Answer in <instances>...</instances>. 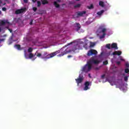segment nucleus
I'll use <instances>...</instances> for the list:
<instances>
[{
  "instance_id": "nucleus-1",
  "label": "nucleus",
  "mask_w": 129,
  "mask_h": 129,
  "mask_svg": "<svg viewBox=\"0 0 129 129\" xmlns=\"http://www.w3.org/2000/svg\"><path fill=\"white\" fill-rule=\"evenodd\" d=\"M77 45L75 46L72 49L68 50V48L65 49V47H62L61 49L59 50H57L56 51H54L53 52H52L50 54H48L47 52H44L41 56V59H50V58H53L54 56H56L57 54H59V53H60V54H58L57 55L58 57H62L64 56V55H66V54H68V53H71V52H75L76 50H77Z\"/></svg>"
},
{
  "instance_id": "nucleus-2",
  "label": "nucleus",
  "mask_w": 129,
  "mask_h": 129,
  "mask_svg": "<svg viewBox=\"0 0 129 129\" xmlns=\"http://www.w3.org/2000/svg\"><path fill=\"white\" fill-rule=\"evenodd\" d=\"M100 61L97 59H95V57L94 56L92 57L89 59V60L88 61L87 63L88 64H89L90 65H92V64H95V65H98Z\"/></svg>"
},
{
  "instance_id": "nucleus-3",
  "label": "nucleus",
  "mask_w": 129,
  "mask_h": 129,
  "mask_svg": "<svg viewBox=\"0 0 129 129\" xmlns=\"http://www.w3.org/2000/svg\"><path fill=\"white\" fill-rule=\"evenodd\" d=\"M91 68H92V66L87 62V64L84 67H83L82 71H83V72L87 73V72H89V71L91 70Z\"/></svg>"
},
{
  "instance_id": "nucleus-4",
  "label": "nucleus",
  "mask_w": 129,
  "mask_h": 129,
  "mask_svg": "<svg viewBox=\"0 0 129 129\" xmlns=\"http://www.w3.org/2000/svg\"><path fill=\"white\" fill-rule=\"evenodd\" d=\"M77 85H79L80 83H82L83 82V80H84V77H83V75L80 74L78 78L77 79H75Z\"/></svg>"
},
{
  "instance_id": "nucleus-5",
  "label": "nucleus",
  "mask_w": 129,
  "mask_h": 129,
  "mask_svg": "<svg viewBox=\"0 0 129 129\" xmlns=\"http://www.w3.org/2000/svg\"><path fill=\"white\" fill-rule=\"evenodd\" d=\"M27 12V8H24L21 9L17 10L15 11V14L16 15H20V14H23V13H26Z\"/></svg>"
},
{
  "instance_id": "nucleus-6",
  "label": "nucleus",
  "mask_w": 129,
  "mask_h": 129,
  "mask_svg": "<svg viewBox=\"0 0 129 129\" xmlns=\"http://www.w3.org/2000/svg\"><path fill=\"white\" fill-rule=\"evenodd\" d=\"M87 55L89 56H91V55H97V51L95 49H91L88 51Z\"/></svg>"
},
{
  "instance_id": "nucleus-7",
  "label": "nucleus",
  "mask_w": 129,
  "mask_h": 129,
  "mask_svg": "<svg viewBox=\"0 0 129 129\" xmlns=\"http://www.w3.org/2000/svg\"><path fill=\"white\" fill-rule=\"evenodd\" d=\"M85 87L84 88V90H88V89H89V85H90V82H88V81H86L85 82V84H84Z\"/></svg>"
},
{
  "instance_id": "nucleus-8",
  "label": "nucleus",
  "mask_w": 129,
  "mask_h": 129,
  "mask_svg": "<svg viewBox=\"0 0 129 129\" xmlns=\"http://www.w3.org/2000/svg\"><path fill=\"white\" fill-rule=\"evenodd\" d=\"M98 30L99 31H101V32L103 33V34L105 33V32H106V28H105L103 26H101L99 27Z\"/></svg>"
},
{
  "instance_id": "nucleus-9",
  "label": "nucleus",
  "mask_w": 129,
  "mask_h": 129,
  "mask_svg": "<svg viewBox=\"0 0 129 129\" xmlns=\"http://www.w3.org/2000/svg\"><path fill=\"white\" fill-rule=\"evenodd\" d=\"M111 47L112 49H115L116 50L118 49V47H117V44L116 43H112L111 45Z\"/></svg>"
},
{
  "instance_id": "nucleus-10",
  "label": "nucleus",
  "mask_w": 129,
  "mask_h": 129,
  "mask_svg": "<svg viewBox=\"0 0 129 129\" xmlns=\"http://www.w3.org/2000/svg\"><path fill=\"white\" fill-rule=\"evenodd\" d=\"M122 52L121 51H115V52H113L112 53V55L114 56H115V55H117L118 56H120V55H121V53Z\"/></svg>"
},
{
  "instance_id": "nucleus-11",
  "label": "nucleus",
  "mask_w": 129,
  "mask_h": 129,
  "mask_svg": "<svg viewBox=\"0 0 129 129\" xmlns=\"http://www.w3.org/2000/svg\"><path fill=\"white\" fill-rule=\"evenodd\" d=\"M6 24H10V22L8 20L6 21H2L0 23V26H5Z\"/></svg>"
},
{
  "instance_id": "nucleus-12",
  "label": "nucleus",
  "mask_w": 129,
  "mask_h": 129,
  "mask_svg": "<svg viewBox=\"0 0 129 129\" xmlns=\"http://www.w3.org/2000/svg\"><path fill=\"white\" fill-rule=\"evenodd\" d=\"M85 14H86V11L79 12H78V16L82 17V16L85 15Z\"/></svg>"
},
{
  "instance_id": "nucleus-13",
  "label": "nucleus",
  "mask_w": 129,
  "mask_h": 129,
  "mask_svg": "<svg viewBox=\"0 0 129 129\" xmlns=\"http://www.w3.org/2000/svg\"><path fill=\"white\" fill-rule=\"evenodd\" d=\"M77 25V31L78 32V31H79L80 30V29L81 28V25H80V24H79V23H76Z\"/></svg>"
},
{
  "instance_id": "nucleus-14",
  "label": "nucleus",
  "mask_w": 129,
  "mask_h": 129,
  "mask_svg": "<svg viewBox=\"0 0 129 129\" xmlns=\"http://www.w3.org/2000/svg\"><path fill=\"white\" fill-rule=\"evenodd\" d=\"M53 5L54 6V7H55V8H60V5L58 4H57V2L55 1L53 3Z\"/></svg>"
},
{
  "instance_id": "nucleus-15",
  "label": "nucleus",
  "mask_w": 129,
  "mask_h": 129,
  "mask_svg": "<svg viewBox=\"0 0 129 129\" xmlns=\"http://www.w3.org/2000/svg\"><path fill=\"white\" fill-rule=\"evenodd\" d=\"M42 5H47L49 4V2L47 0H41Z\"/></svg>"
},
{
  "instance_id": "nucleus-16",
  "label": "nucleus",
  "mask_w": 129,
  "mask_h": 129,
  "mask_svg": "<svg viewBox=\"0 0 129 129\" xmlns=\"http://www.w3.org/2000/svg\"><path fill=\"white\" fill-rule=\"evenodd\" d=\"M35 55H36V53L34 55V54H33L32 53H30L29 54V58L30 59H32V58H33V57H34Z\"/></svg>"
},
{
  "instance_id": "nucleus-17",
  "label": "nucleus",
  "mask_w": 129,
  "mask_h": 129,
  "mask_svg": "<svg viewBox=\"0 0 129 129\" xmlns=\"http://www.w3.org/2000/svg\"><path fill=\"white\" fill-rule=\"evenodd\" d=\"M99 6H100V7L103 8V7H104V2L102 1H100L99 3Z\"/></svg>"
},
{
  "instance_id": "nucleus-18",
  "label": "nucleus",
  "mask_w": 129,
  "mask_h": 129,
  "mask_svg": "<svg viewBox=\"0 0 129 129\" xmlns=\"http://www.w3.org/2000/svg\"><path fill=\"white\" fill-rule=\"evenodd\" d=\"M103 13H104V10H101L100 12H98L97 13V15H98V16H101V15H102V14H103Z\"/></svg>"
},
{
  "instance_id": "nucleus-19",
  "label": "nucleus",
  "mask_w": 129,
  "mask_h": 129,
  "mask_svg": "<svg viewBox=\"0 0 129 129\" xmlns=\"http://www.w3.org/2000/svg\"><path fill=\"white\" fill-rule=\"evenodd\" d=\"M15 48L18 49V50H21V45L20 44H16L15 45Z\"/></svg>"
},
{
  "instance_id": "nucleus-20",
  "label": "nucleus",
  "mask_w": 129,
  "mask_h": 129,
  "mask_svg": "<svg viewBox=\"0 0 129 129\" xmlns=\"http://www.w3.org/2000/svg\"><path fill=\"white\" fill-rule=\"evenodd\" d=\"M94 8V7L92 4H91L90 6H88V9H89V10H92V9H93Z\"/></svg>"
},
{
  "instance_id": "nucleus-21",
  "label": "nucleus",
  "mask_w": 129,
  "mask_h": 129,
  "mask_svg": "<svg viewBox=\"0 0 129 129\" xmlns=\"http://www.w3.org/2000/svg\"><path fill=\"white\" fill-rule=\"evenodd\" d=\"M80 7H81V4H77L76 5H75V6H74V8H75V9H76V8H80Z\"/></svg>"
},
{
  "instance_id": "nucleus-22",
  "label": "nucleus",
  "mask_w": 129,
  "mask_h": 129,
  "mask_svg": "<svg viewBox=\"0 0 129 129\" xmlns=\"http://www.w3.org/2000/svg\"><path fill=\"white\" fill-rule=\"evenodd\" d=\"M28 52L29 53H32V52H33V48L32 47H29L28 49Z\"/></svg>"
},
{
  "instance_id": "nucleus-23",
  "label": "nucleus",
  "mask_w": 129,
  "mask_h": 129,
  "mask_svg": "<svg viewBox=\"0 0 129 129\" xmlns=\"http://www.w3.org/2000/svg\"><path fill=\"white\" fill-rule=\"evenodd\" d=\"M106 33H103V34L100 36V39H103L105 37Z\"/></svg>"
},
{
  "instance_id": "nucleus-24",
  "label": "nucleus",
  "mask_w": 129,
  "mask_h": 129,
  "mask_svg": "<svg viewBox=\"0 0 129 129\" xmlns=\"http://www.w3.org/2000/svg\"><path fill=\"white\" fill-rule=\"evenodd\" d=\"M94 46H95V43H94L93 42H91L90 43V47L91 48H92V47H94Z\"/></svg>"
},
{
  "instance_id": "nucleus-25",
  "label": "nucleus",
  "mask_w": 129,
  "mask_h": 129,
  "mask_svg": "<svg viewBox=\"0 0 129 129\" xmlns=\"http://www.w3.org/2000/svg\"><path fill=\"white\" fill-rule=\"evenodd\" d=\"M41 2L37 1V7H38V8L41 7Z\"/></svg>"
},
{
  "instance_id": "nucleus-26",
  "label": "nucleus",
  "mask_w": 129,
  "mask_h": 129,
  "mask_svg": "<svg viewBox=\"0 0 129 129\" xmlns=\"http://www.w3.org/2000/svg\"><path fill=\"white\" fill-rule=\"evenodd\" d=\"M103 65H107L108 64V61L107 60H105L103 62Z\"/></svg>"
},
{
  "instance_id": "nucleus-27",
  "label": "nucleus",
  "mask_w": 129,
  "mask_h": 129,
  "mask_svg": "<svg viewBox=\"0 0 129 129\" xmlns=\"http://www.w3.org/2000/svg\"><path fill=\"white\" fill-rule=\"evenodd\" d=\"M106 48L110 49V44H107L106 45Z\"/></svg>"
},
{
  "instance_id": "nucleus-28",
  "label": "nucleus",
  "mask_w": 129,
  "mask_h": 129,
  "mask_svg": "<svg viewBox=\"0 0 129 129\" xmlns=\"http://www.w3.org/2000/svg\"><path fill=\"white\" fill-rule=\"evenodd\" d=\"M124 81H127V80H128V77L127 76L124 77Z\"/></svg>"
},
{
  "instance_id": "nucleus-29",
  "label": "nucleus",
  "mask_w": 129,
  "mask_h": 129,
  "mask_svg": "<svg viewBox=\"0 0 129 129\" xmlns=\"http://www.w3.org/2000/svg\"><path fill=\"white\" fill-rule=\"evenodd\" d=\"M42 56V54L38 53L37 54V57H41Z\"/></svg>"
},
{
  "instance_id": "nucleus-30",
  "label": "nucleus",
  "mask_w": 129,
  "mask_h": 129,
  "mask_svg": "<svg viewBox=\"0 0 129 129\" xmlns=\"http://www.w3.org/2000/svg\"><path fill=\"white\" fill-rule=\"evenodd\" d=\"M128 72H129L128 69H125V73H128Z\"/></svg>"
},
{
  "instance_id": "nucleus-31",
  "label": "nucleus",
  "mask_w": 129,
  "mask_h": 129,
  "mask_svg": "<svg viewBox=\"0 0 129 129\" xmlns=\"http://www.w3.org/2000/svg\"><path fill=\"white\" fill-rule=\"evenodd\" d=\"M37 8L36 7H34L33 8V10L34 11V12H36L37 11Z\"/></svg>"
},
{
  "instance_id": "nucleus-32",
  "label": "nucleus",
  "mask_w": 129,
  "mask_h": 129,
  "mask_svg": "<svg viewBox=\"0 0 129 129\" xmlns=\"http://www.w3.org/2000/svg\"><path fill=\"white\" fill-rule=\"evenodd\" d=\"M2 10L4 11V12H6V11H7V8L4 7L2 8Z\"/></svg>"
},
{
  "instance_id": "nucleus-33",
  "label": "nucleus",
  "mask_w": 129,
  "mask_h": 129,
  "mask_svg": "<svg viewBox=\"0 0 129 129\" xmlns=\"http://www.w3.org/2000/svg\"><path fill=\"white\" fill-rule=\"evenodd\" d=\"M105 77V75L104 74L101 76L102 79H103Z\"/></svg>"
},
{
  "instance_id": "nucleus-34",
  "label": "nucleus",
  "mask_w": 129,
  "mask_h": 129,
  "mask_svg": "<svg viewBox=\"0 0 129 129\" xmlns=\"http://www.w3.org/2000/svg\"><path fill=\"white\" fill-rule=\"evenodd\" d=\"M23 2L25 4H28V0H23Z\"/></svg>"
},
{
  "instance_id": "nucleus-35",
  "label": "nucleus",
  "mask_w": 129,
  "mask_h": 129,
  "mask_svg": "<svg viewBox=\"0 0 129 129\" xmlns=\"http://www.w3.org/2000/svg\"><path fill=\"white\" fill-rule=\"evenodd\" d=\"M5 39H4V38L0 39V43L2 42H4V41H5Z\"/></svg>"
},
{
  "instance_id": "nucleus-36",
  "label": "nucleus",
  "mask_w": 129,
  "mask_h": 129,
  "mask_svg": "<svg viewBox=\"0 0 129 129\" xmlns=\"http://www.w3.org/2000/svg\"><path fill=\"white\" fill-rule=\"evenodd\" d=\"M116 64L118 65H120V61H116Z\"/></svg>"
},
{
  "instance_id": "nucleus-37",
  "label": "nucleus",
  "mask_w": 129,
  "mask_h": 129,
  "mask_svg": "<svg viewBox=\"0 0 129 129\" xmlns=\"http://www.w3.org/2000/svg\"><path fill=\"white\" fill-rule=\"evenodd\" d=\"M125 66H126V67H127V68H128V67H129V64H128V63H126V64H125Z\"/></svg>"
},
{
  "instance_id": "nucleus-38",
  "label": "nucleus",
  "mask_w": 129,
  "mask_h": 129,
  "mask_svg": "<svg viewBox=\"0 0 129 129\" xmlns=\"http://www.w3.org/2000/svg\"><path fill=\"white\" fill-rule=\"evenodd\" d=\"M9 31L10 32V33H12L13 32V30L11 29H8Z\"/></svg>"
},
{
  "instance_id": "nucleus-39",
  "label": "nucleus",
  "mask_w": 129,
  "mask_h": 129,
  "mask_svg": "<svg viewBox=\"0 0 129 129\" xmlns=\"http://www.w3.org/2000/svg\"><path fill=\"white\" fill-rule=\"evenodd\" d=\"M30 25H33V20H31L30 22Z\"/></svg>"
},
{
  "instance_id": "nucleus-40",
  "label": "nucleus",
  "mask_w": 129,
  "mask_h": 129,
  "mask_svg": "<svg viewBox=\"0 0 129 129\" xmlns=\"http://www.w3.org/2000/svg\"><path fill=\"white\" fill-rule=\"evenodd\" d=\"M71 44H72V43H68V46H69V45H71ZM64 47H67V45L64 46Z\"/></svg>"
},
{
  "instance_id": "nucleus-41",
  "label": "nucleus",
  "mask_w": 129,
  "mask_h": 129,
  "mask_svg": "<svg viewBox=\"0 0 129 129\" xmlns=\"http://www.w3.org/2000/svg\"><path fill=\"white\" fill-rule=\"evenodd\" d=\"M72 57V55H68V58H71Z\"/></svg>"
},
{
  "instance_id": "nucleus-42",
  "label": "nucleus",
  "mask_w": 129,
  "mask_h": 129,
  "mask_svg": "<svg viewBox=\"0 0 129 129\" xmlns=\"http://www.w3.org/2000/svg\"><path fill=\"white\" fill-rule=\"evenodd\" d=\"M33 3H36L37 2V0H32Z\"/></svg>"
},
{
  "instance_id": "nucleus-43",
  "label": "nucleus",
  "mask_w": 129,
  "mask_h": 129,
  "mask_svg": "<svg viewBox=\"0 0 129 129\" xmlns=\"http://www.w3.org/2000/svg\"><path fill=\"white\" fill-rule=\"evenodd\" d=\"M98 69H99L98 68H95V70H98Z\"/></svg>"
},
{
  "instance_id": "nucleus-44",
  "label": "nucleus",
  "mask_w": 129,
  "mask_h": 129,
  "mask_svg": "<svg viewBox=\"0 0 129 129\" xmlns=\"http://www.w3.org/2000/svg\"><path fill=\"white\" fill-rule=\"evenodd\" d=\"M25 58H26V59H28V57H27V56L26 55V54H25Z\"/></svg>"
},
{
  "instance_id": "nucleus-45",
  "label": "nucleus",
  "mask_w": 129,
  "mask_h": 129,
  "mask_svg": "<svg viewBox=\"0 0 129 129\" xmlns=\"http://www.w3.org/2000/svg\"><path fill=\"white\" fill-rule=\"evenodd\" d=\"M2 32V29L0 28V33Z\"/></svg>"
},
{
  "instance_id": "nucleus-46",
  "label": "nucleus",
  "mask_w": 129,
  "mask_h": 129,
  "mask_svg": "<svg viewBox=\"0 0 129 129\" xmlns=\"http://www.w3.org/2000/svg\"><path fill=\"white\" fill-rule=\"evenodd\" d=\"M57 2H60V0H57Z\"/></svg>"
}]
</instances>
